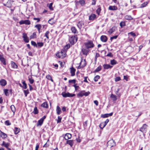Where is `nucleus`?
I'll return each mask as SVG.
<instances>
[{"label":"nucleus","mask_w":150,"mask_h":150,"mask_svg":"<svg viewBox=\"0 0 150 150\" xmlns=\"http://www.w3.org/2000/svg\"><path fill=\"white\" fill-rule=\"evenodd\" d=\"M28 80H29V81L30 83L31 84H32L33 83V82H34V80L33 79H32L31 78H29Z\"/></svg>","instance_id":"obj_60"},{"label":"nucleus","mask_w":150,"mask_h":150,"mask_svg":"<svg viewBox=\"0 0 150 150\" xmlns=\"http://www.w3.org/2000/svg\"><path fill=\"white\" fill-rule=\"evenodd\" d=\"M23 38L24 41L26 43H28L29 42V39L27 37V35L25 33L23 34Z\"/></svg>","instance_id":"obj_10"},{"label":"nucleus","mask_w":150,"mask_h":150,"mask_svg":"<svg viewBox=\"0 0 150 150\" xmlns=\"http://www.w3.org/2000/svg\"><path fill=\"white\" fill-rule=\"evenodd\" d=\"M100 76L98 75L96 76L94 78V80L95 81H97L98 79L100 78Z\"/></svg>","instance_id":"obj_51"},{"label":"nucleus","mask_w":150,"mask_h":150,"mask_svg":"<svg viewBox=\"0 0 150 150\" xmlns=\"http://www.w3.org/2000/svg\"><path fill=\"white\" fill-rule=\"evenodd\" d=\"M106 56L109 57H113V55L111 52H110L109 53H108Z\"/></svg>","instance_id":"obj_63"},{"label":"nucleus","mask_w":150,"mask_h":150,"mask_svg":"<svg viewBox=\"0 0 150 150\" xmlns=\"http://www.w3.org/2000/svg\"><path fill=\"white\" fill-rule=\"evenodd\" d=\"M69 83H75L76 82V80L75 79L69 80Z\"/></svg>","instance_id":"obj_57"},{"label":"nucleus","mask_w":150,"mask_h":150,"mask_svg":"<svg viewBox=\"0 0 150 150\" xmlns=\"http://www.w3.org/2000/svg\"><path fill=\"white\" fill-rule=\"evenodd\" d=\"M41 106L44 108H48V105L47 103L46 102H44L41 105Z\"/></svg>","instance_id":"obj_26"},{"label":"nucleus","mask_w":150,"mask_h":150,"mask_svg":"<svg viewBox=\"0 0 150 150\" xmlns=\"http://www.w3.org/2000/svg\"><path fill=\"white\" fill-rule=\"evenodd\" d=\"M85 46L87 49L92 48L94 47V44L91 41H89L84 43Z\"/></svg>","instance_id":"obj_2"},{"label":"nucleus","mask_w":150,"mask_h":150,"mask_svg":"<svg viewBox=\"0 0 150 150\" xmlns=\"http://www.w3.org/2000/svg\"><path fill=\"white\" fill-rule=\"evenodd\" d=\"M66 55L65 52L64 51H62V50L60 52L57 54L56 55L59 58H63L65 57Z\"/></svg>","instance_id":"obj_1"},{"label":"nucleus","mask_w":150,"mask_h":150,"mask_svg":"<svg viewBox=\"0 0 150 150\" xmlns=\"http://www.w3.org/2000/svg\"><path fill=\"white\" fill-rule=\"evenodd\" d=\"M104 68L105 69H108L109 68H111L112 67V66H110L109 64H105L103 65Z\"/></svg>","instance_id":"obj_22"},{"label":"nucleus","mask_w":150,"mask_h":150,"mask_svg":"<svg viewBox=\"0 0 150 150\" xmlns=\"http://www.w3.org/2000/svg\"><path fill=\"white\" fill-rule=\"evenodd\" d=\"M118 37L117 35H115L112 37H111L110 38V40L112 41V40L113 39H116Z\"/></svg>","instance_id":"obj_58"},{"label":"nucleus","mask_w":150,"mask_h":150,"mask_svg":"<svg viewBox=\"0 0 150 150\" xmlns=\"http://www.w3.org/2000/svg\"><path fill=\"white\" fill-rule=\"evenodd\" d=\"M83 25V22L82 21H79L78 23L77 24V26L80 29L81 28L82 25Z\"/></svg>","instance_id":"obj_21"},{"label":"nucleus","mask_w":150,"mask_h":150,"mask_svg":"<svg viewBox=\"0 0 150 150\" xmlns=\"http://www.w3.org/2000/svg\"><path fill=\"white\" fill-rule=\"evenodd\" d=\"M83 91H80L79 93L77 94V96L78 97H82L83 96Z\"/></svg>","instance_id":"obj_31"},{"label":"nucleus","mask_w":150,"mask_h":150,"mask_svg":"<svg viewBox=\"0 0 150 150\" xmlns=\"http://www.w3.org/2000/svg\"><path fill=\"white\" fill-rule=\"evenodd\" d=\"M125 25V23L124 22H122L120 23V26L121 28H122Z\"/></svg>","instance_id":"obj_48"},{"label":"nucleus","mask_w":150,"mask_h":150,"mask_svg":"<svg viewBox=\"0 0 150 150\" xmlns=\"http://www.w3.org/2000/svg\"><path fill=\"white\" fill-rule=\"evenodd\" d=\"M112 114L113 112H111L109 114H103L101 115V117L103 118L108 117L109 116H112Z\"/></svg>","instance_id":"obj_12"},{"label":"nucleus","mask_w":150,"mask_h":150,"mask_svg":"<svg viewBox=\"0 0 150 150\" xmlns=\"http://www.w3.org/2000/svg\"><path fill=\"white\" fill-rule=\"evenodd\" d=\"M110 64L112 65H115L117 64V62L116 60L113 59L110 61Z\"/></svg>","instance_id":"obj_38"},{"label":"nucleus","mask_w":150,"mask_h":150,"mask_svg":"<svg viewBox=\"0 0 150 150\" xmlns=\"http://www.w3.org/2000/svg\"><path fill=\"white\" fill-rule=\"evenodd\" d=\"M101 41L103 42H105L107 40V38L105 35H102L100 37Z\"/></svg>","instance_id":"obj_15"},{"label":"nucleus","mask_w":150,"mask_h":150,"mask_svg":"<svg viewBox=\"0 0 150 150\" xmlns=\"http://www.w3.org/2000/svg\"><path fill=\"white\" fill-rule=\"evenodd\" d=\"M128 34H130L133 37H134L136 36V34H135L133 33V32H131L130 33H128Z\"/></svg>","instance_id":"obj_61"},{"label":"nucleus","mask_w":150,"mask_h":150,"mask_svg":"<svg viewBox=\"0 0 150 150\" xmlns=\"http://www.w3.org/2000/svg\"><path fill=\"white\" fill-rule=\"evenodd\" d=\"M53 18L50 19L48 21V22L51 25L53 24L54 23V22L53 21Z\"/></svg>","instance_id":"obj_36"},{"label":"nucleus","mask_w":150,"mask_h":150,"mask_svg":"<svg viewBox=\"0 0 150 150\" xmlns=\"http://www.w3.org/2000/svg\"><path fill=\"white\" fill-rule=\"evenodd\" d=\"M70 47V45L69 44H67L65 46L64 48V51L65 52Z\"/></svg>","instance_id":"obj_37"},{"label":"nucleus","mask_w":150,"mask_h":150,"mask_svg":"<svg viewBox=\"0 0 150 150\" xmlns=\"http://www.w3.org/2000/svg\"><path fill=\"white\" fill-rule=\"evenodd\" d=\"M104 124H103V123L102 122L100 125V128L101 129H103L104 127H103V125H104Z\"/></svg>","instance_id":"obj_64"},{"label":"nucleus","mask_w":150,"mask_h":150,"mask_svg":"<svg viewBox=\"0 0 150 150\" xmlns=\"http://www.w3.org/2000/svg\"><path fill=\"white\" fill-rule=\"evenodd\" d=\"M5 124L7 126L10 125H11V123L8 120H7L5 122Z\"/></svg>","instance_id":"obj_52"},{"label":"nucleus","mask_w":150,"mask_h":150,"mask_svg":"<svg viewBox=\"0 0 150 150\" xmlns=\"http://www.w3.org/2000/svg\"><path fill=\"white\" fill-rule=\"evenodd\" d=\"M33 112L34 114H37L38 113V110L37 107H35L34 109Z\"/></svg>","instance_id":"obj_35"},{"label":"nucleus","mask_w":150,"mask_h":150,"mask_svg":"<svg viewBox=\"0 0 150 150\" xmlns=\"http://www.w3.org/2000/svg\"><path fill=\"white\" fill-rule=\"evenodd\" d=\"M107 144L108 146L111 147L115 145V141L112 139L108 142Z\"/></svg>","instance_id":"obj_5"},{"label":"nucleus","mask_w":150,"mask_h":150,"mask_svg":"<svg viewBox=\"0 0 150 150\" xmlns=\"http://www.w3.org/2000/svg\"><path fill=\"white\" fill-rule=\"evenodd\" d=\"M46 118V116L45 115H44L40 120H39L37 124V126H41L43 124L44 120Z\"/></svg>","instance_id":"obj_6"},{"label":"nucleus","mask_w":150,"mask_h":150,"mask_svg":"<svg viewBox=\"0 0 150 150\" xmlns=\"http://www.w3.org/2000/svg\"><path fill=\"white\" fill-rule=\"evenodd\" d=\"M116 29V28L115 26L112 27L108 31V33L110 34H111L113 32H115Z\"/></svg>","instance_id":"obj_11"},{"label":"nucleus","mask_w":150,"mask_h":150,"mask_svg":"<svg viewBox=\"0 0 150 150\" xmlns=\"http://www.w3.org/2000/svg\"><path fill=\"white\" fill-rule=\"evenodd\" d=\"M125 19L126 20H131L133 19V18L130 15H127L125 17Z\"/></svg>","instance_id":"obj_29"},{"label":"nucleus","mask_w":150,"mask_h":150,"mask_svg":"<svg viewBox=\"0 0 150 150\" xmlns=\"http://www.w3.org/2000/svg\"><path fill=\"white\" fill-rule=\"evenodd\" d=\"M101 66H99L94 71L95 72H98L101 70Z\"/></svg>","instance_id":"obj_43"},{"label":"nucleus","mask_w":150,"mask_h":150,"mask_svg":"<svg viewBox=\"0 0 150 150\" xmlns=\"http://www.w3.org/2000/svg\"><path fill=\"white\" fill-rule=\"evenodd\" d=\"M110 97L113 101H115L117 99V96L113 94H111Z\"/></svg>","instance_id":"obj_18"},{"label":"nucleus","mask_w":150,"mask_h":150,"mask_svg":"<svg viewBox=\"0 0 150 150\" xmlns=\"http://www.w3.org/2000/svg\"><path fill=\"white\" fill-rule=\"evenodd\" d=\"M77 38L74 36L71 37L69 39V41L71 44L73 45L77 41Z\"/></svg>","instance_id":"obj_3"},{"label":"nucleus","mask_w":150,"mask_h":150,"mask_svg":"<svg viewBox=\"0 0 150 150\" xmlns=\"http://www.w3.org/2000/svg\"><path fill=\"white\" fill-rule=\"evenodd\" d=\"M37 44H38V46L40 47H42L43 45V43L42 42H38Z\"/></svg>","instance_id":"obj_56"},{"label":"nucleus","mask_w":150,"mask_h":150,"mask_svg":"<svg viewBox=\"0 0 150 150\" xmlns=\"http://www.w3.org/2000/svg\"><path fill=\"white\" fill-rule=\"evenodd\" d=\"M4 91L5 94L6 96H8V90L7 89H4Z\"/></svg>","instance_id":"obj_54"},{"label":"nucleus","mask_w":150,"mask_h":150,"mask_svg":"<svg viewBox=\"0 0 150 150\" xmlns=\"http://www.w3.org/2000/svg\"><path fill=\"white\" fill-rule=\"evenodd\" d=\"M24 92L25 96L26 97L27 96V95L28 94H29V90L28 89H27L26 90H24Z\"/></svg>","instance_id":"obj_49"},{"label":"nucleus","mask_w":150,"mask_h":150,"mask_svg":"<svg viewBox=\"0 0 150 150\" xmlns=\"http://www.w3.org/2000/svg\"><path fill=\"white\" fill-rule=\"evenodd\" d=\"M71 137V135L69 133H67L65 134L64 137V139L66 140H68L69 139H70Z\"/></svg>","instance_id":"obj_16"},{"label":"nucleus","mask_w":150,"mask_h":150,"mask_svg":"<svg viewBox=\"0 0 150 150\" xmlns=\"http://www.w3.org/2000/svg\"><path fill=\"white\" fill-rule=\"evenodd\" d=\"M147 4L148 3L147 2H144L141 5L140 8H142L145 7L147 5Z\"/></svg>","instance_id":"obj_41"},{"label":"nucleus","mask_w":150,"mask_h":150,"mask_svg":"<svg viewBox=\"0 0 150 150\" xmlns=\"http://www.w3.org/2000/svg\"><path fill=\"white\" fill-rule=\"evenodd\" d=\"M109 121V120L108 119H107L104 122H103V124H104V125H103V127H105V126L107 124Z\"/></svg>","instance_id":"obj_50"},{"label":"nucleus","mask_w":150,"mask_h":150,"mask_svg":"<svg viewBox=\"0 0 150 150\" xmlns=\"http://www.w3.org/2000/svg\"><path fill=\"white\" fill-rule=\"evenodd\" d=\"M11 65L12 67L14 68H17V66L15 62H12L11 63Z\"/></svg>","instance_id":"obj_32"},{"label":"nucleus","mask_w":150,"mask_h":150,"mask_svg":"<svg viewBox=\"0 0 150 150\" xmlns=\"http://www.w3.org/2000/svg\"><path fill=\"white\" fill-rule=\"evenodd\" d=\"M56 111L57 114L58 115H60L62 112L61 108L58 106L57 107Z\"/></svg>","instance_id":"obj_24"},{"label":"nucleus","mask_w":150,"mask_h":150,"mask_svg":"<svg viewBox=\"0 0 150 150\" xmlns=\"http://www.w3.org/2000/svg\"><path fill=\"white\" fill-rule=\"evenodd\" d=\"M1 137L3 138H5L7 137V135L4 132H1Z\"/></svg>","instance_id":"obj_34"},{"label":"nucleus","mask_w":150,"mask_h":150,"mask_svg":"<svg viewBox=\"0 0 150 150\" xmlns=\"http://www.w3.org/2000/svg\"><path fill=\"white\" fill-rule=\"evenodd\" d=\"M121 79L120 77L119 76H118L116 77L115 79V81L116 82H117L118 81H120V80Z\"/></svg>","instance_id":"obj_59"},{"label":"nucleus","mask_w":150,"mask_h":150,"mask_svg":"<svg viewBox=\"0 0 150 150\" xmlns=\"http://www.w3.org/2000/svg\"><path fill=\"white\" fill-rule=\"evenodd\" d=\"M71 30L72 33L74 34L76 33L77 32V30L75 27H72L71 28Z\"/></svg>","instance_id":"obj_33"},{"label":"nucleus","mask_w":150,"mask_h":150,"mask_svg":"<svg viewBox=\"0 0 150 150\" xmlns=\"http://www.w3.org/2000/svg\"><path fill=\"white\" fill-rule=\"evenodd\" d=\"M81 51L83 54L87 55L88 52V51L87 50L85 49H83Z\"/></svg>","instance_id":"obj_30"},{"label":"nucleus","mask_w":150,"mask_h":150,"mask_svg":"<svg viewBox=\"0 0 150 150\" xmlns=\"http://www.w3.org/2000/svg\"><path fill=\"white\" fill-rule=\"evenodd\" d=\"M120 91V89L118 88L117 91L115 92V94L117 95L118 97H120L121 96V94L120 93H118Z\"/></svg>","instance_id":"obj_46"},{"label":"nucleus","mask_w":150,"mask_h":150,"mask_svg":"<svg viewBox=\"0 0 150 150\" xmlns=\"http://www.w3.org/2000/svg\"><path fill=\"white\" fill-rule=\"evenodd\" d=\"M66 143L69 144L72 147L73 145L74 142L73 140H67V141Z\"/></svg>","instance_id":"obj_20"},{"label":"nucleus","mask_w":150,"mask_h":150,"mask_svg":"<svg viewBox=\"0 0 150 150\" xmlns=\"http://www.w3.org/2000/svg\"><path fill=\"white\" fill-rule=\"evenodd\" d=\"M52 4H52V3H50L49 5V9L51 10H53V7H52Z\"/></svg>","instance_id":"obj_55"},{"label":"nucleus","mask_w":150,"mask_h":150,"mask_svg":"<svg viewBox=\"0 0 150 150\" xmlns=\"http://www.w3.org/2000/svg\"><path fill=\"white\" fill-rule=\"evenodd\" d=\"M117 9V8L115 6H110L108 8V9L110 10H115Z\"/></svg>","instance_id":"obj_27"},{"label":"nucleus","mask_w":150,"mask_h":150,"mask_svg":"<svg viewBox=\"0 0 150 150\" xmlns=\"http://www.w3.org/2000/svg\"><path fill=\"white\" fill-rule=\"evenodd\" d=\"M50 34V32L49 31H47L45 34V37H46L48 39H49V35Z\"/></svg>","instance_id":"obj_44"},{"label":"nucleus","mask_w":150,"mask_h":150,"mask_svg":"<svg viewBox=\"0 0 150 150\" xmlns=\"http://www.w3.org/2000/svg\"><path fill=\"white\" fill-rule=\"evenodd\" d=\"M62 95L63 97L64 98H67V97H73L75 96L74 94H71L69 93H62Z\"/></svg>","instance_id":"obj_4"},{"label":"nucleus","mask_w":150,"mask_h":150,"mask_svg":"<svg viewBox=\"0 0 150 150\" xmlns=\"http://www.w3.org/2000/svg\"><path fill=\"white\" fill-rule=\"evenodd\" d=\"M31 45L34 47H37V45L35 42L34 41H32L31 42Z\"/></svg>","instance_id":"obj_53"},{"label":"nucleus","mask_w":150,"mask_h":150,"mask_svg":"<svg viewBox=\"0 0 150 150\" xmlns=\"http://www.w3.org/2000/svg\"><path fill=\"white\" fill-rule=\"evenodd\" d=\"M147 125L144 124L140 129V131L143 132L145 133L146 131V127Z\"/></svg>","instance_id":"obj_8"},{"label":"nucleus","mask_w":150,"mask_h":150,"mask_svg":"<svg viewBox=\"0 0 150 150\" xmlns=\"http://www.w3.org/2000/svg\"><path fill=\"white\" fill-rule=\"evenodd\" d=\"M75 2L77 5L78 3H79L82 6H83L85 4V1L83 0H80L79 1H76Z\"/></svg>","instance_id":"obj_14"},{"label":"nucleus","mask_w":150,"mask_h":150,"mask_svg":"<svg viewBox=\"0 0 150 150\" xmlns=\"http://www.w3.org/2000/svg\"><path fill=\"white\" fill-rule=\"evenodd\" d=\"M70 73L71 74V76H74L75 75V71H76L75 69L73 67L70 68Z\"/></svg>","instance_id":"obj_19"},{"label":"nucleus","mask_w":150,"mask_h":150,"mask_svg":"<svg viewBox=\"0 0 150 150\" xmlns=\"http://www.w3.org/2000/svg\"><path fill=\"white\" fill-rule=\"evenodd\" d=\"M1 146H4L8 149H9V150H11L10 149H9L8 148L9 144L8 143H6L4 142L3 141L2 144H1Z\"/></svg>","instance_id":"obj_23"},{"label":"nucleus","mask_w":150,"mask_h":150,"mask_svg":"<svg viewBox=\"0 0 150 150\" xmlns=\"http://www.w3.org/2000/svg\"><path fill=\"white\" fill-rule=\"evenodd\" d=\"M83 91V96H87L90 93L89 91H88L87 92H85V91Z\"/></svg>","instance_id":"obj_47"},{"label":"nucleus","mask_w":150,"mask_h":150,"mask_svg":"<svg viewBox=\"0 0 150 150\" xmlns=\"http://www.w3.org/2000/svg\"><path fill=\"white\" fill-rule=\"evenodd\" d=\"M15 134H18L20 131V129L18 127H16L15 128V129L14 130Z\"/></svg>","instance_id":"obj_28"},{"label":"nucleus","mask_w":150,"mask_h":150,"mask_svg":"<svg viewBox=\"0 0 150 150\" xmlns=\"http://www.w3.org/2000/svg\"><path fill=\"white\" fill-rule=\"evenodd\" d=\"M36 35V33L35 32L34 33H33V34L30 36L31 38H34L35 37Z\"/></svg>","instance_id":"obj_62"},{"label":"nucleus","mask_w":150,"mask_h":150,"mask_svg":"<svg viewBox=\"0 0 150 150\" xmlns=\"http://www.w3.org/2000/svg\"><path fill=\"white\" fill-rule=\"evenodd\" d=\"M0 84L2 86H4L6 84L7 82L5 79H2L0 80Z\"/></svg>","instance_id":"obj_13"},{"label":"nucleus","mask_w":150,"mask_h":150,"mask_svg":"<svg viewBox=\"0 0 150 150\" xmlns=\"http://www.w3.org/2000/svg\"><path fill=\"white\" fill-rule=\"evenodd\" d=\"M13 2L12 0H8L7 3L6 4H4V5L8 7H10L12 6Z\"/></svg>","instance_id":"obj_7"},{"label":"nucleus","mask_w":150,"mask_h":150,"mask_svg":"<svg viewBox=\"0 0 150 150\" xmlns=\"http://www.w3.org/2000/svg\"><path fill=\"white\" fill-rule=\"evenodd\" d=\"M10 108L12 111L14 113L16 110L15 106L13 105H12L11 106Z\"/></svg>","instance_id":"obj_42"},{"label":"nucleus","mask_w":150,"mask_h":150,"mask_svg":"<svg viewBox=\"0 0 150 150\" xmlns=\"http://www.w3.org/2000/svg\"><path fill=\"white\" fill-rule=\"evenodd\" d=\"M35 27L37 28L38 31H40V29L41 28V25L40 24H38L36 25Z\"/></svg>","instance_id":"obj_40"},{"label":"nucleus","mask_w":150,"mask_h":150,"mask_svg":"<svg viewBox=\"0 0 150 150\" xmlns=\"http://www.w3.org/2000/svg\"><path fill=\"white\" fill-rule=\"evenodd\" d=\"M0 60L4 65L6 64L5 59L1 55H0Z\"/></svg>","instance_id":"obj_25"},{"label":"nucleus","mask_w":150,"mask_h":150,"mask_svg":"<svg viewBox=\"0 0 150 150\" xmlns=\"http://www.w3.org/2000/svg\"><path fill=\"white\" fill-rule=\"evenodd\" d=\"M96 18V15L95 14H93L89 16V19L90 20H93Z\"/></svg>","instance_id":"obj_17"},{"label":"nucleus","mask_w":150,"mask_h":150,"mask_svg":"<svg viewBox=\"0 0 150 150\" xmlns=\"http://www.w3.org/2000/svg\"><path fill=\"white\" fill-rule=\"evenodd\" d=\"M20 24H25L26 25H29L30 24V21L29 20H22L19 22Z\"/></svg>","instance_id":"obj_9"},{"label":"nucleus","mask_w":150,"mask_h":150,"mask_svg":"<svg viewBox=\"0 0 150 150\" xmlns=\"http://www.w3.org/2000/svg\"><path fill=\"white\" fill-rule=\"evenodd\" d=\"M101 11V8L100 7V6H99V7L96 10V13L97 14L99 15L100 14V11Z\"/></svg>","instance_id":"obj_45"},{"label":"nucleus","mask_w":150,"mask_h":150,"mask_svg":"<svg viewBox=\"0 0 150 150\" xmlns=\"http://www.w3.org/2000/svg\"><path fill=\"white\" fill-rule=\"evenodd\" d=\"M22 83L23 85V86H22L23 88L24 89H26L27 88V84L25 82V81H23L22 82Z\"/></svg>","instance_id":"obj_39"}]
</instances>
